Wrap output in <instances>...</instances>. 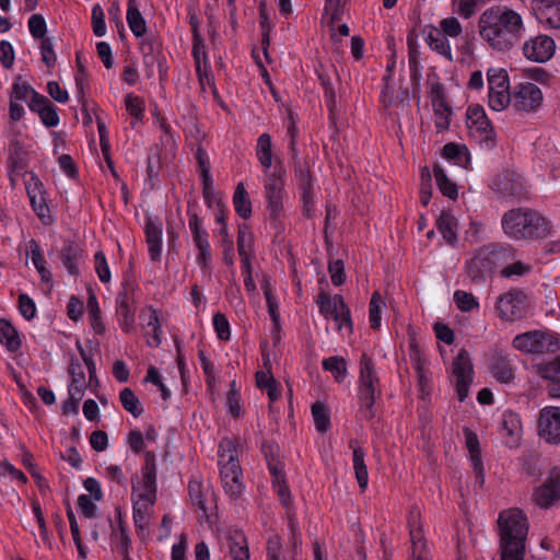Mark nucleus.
<instances>
[{"instance_id": "8", "label": "nucleus", "mask_w": 560, "mask_h": 560, "mask_svg": "<svg viewBox=\"0 0 560 560\" xmlns=\"http://www.w3.org/2000/svg\"><path fill=\"white\" fill-rule=\"evenodd\" d=\"M466 117L467 127L481 137L480 143L488 150L493 149L497 144L495 132L483 107L478 104L468 106Z\"/></svg>"}, {"instance_id": "57", "label": "nucleus", "mask_w": 560, "mask_h": 560, "mask_svg": "<svg viewBox=\"0 0 560 560\" xmlns=\"http://www.w3.org/2000/svg\"><path fill=\"white\" fill-rule=\"evenodd\" d=\"M454 301L456 306L462 312H470L474 308L479 307V302L477 301V299L471 293L463 290L455 291Z\"/></svg>"}, {"instance_id": "36", "label": "nucleus", "mask_w": 560, "mask_h": 560, "mask_svg": "<svg viewBox=\"0 0 560 560\" xmlns=\"http://www.w3.org/2000/svg\"><path fill=\"white\" fill-rule=\"evenodd\" d=\"M8 167L14 168L18 171H26L27 167V152L24 149L23 144L18 141H11L9 145V155H8Z\"/></svg>"}, {"instance_id": "5", "label": "nucleus", "mask_w": 560, "mask_h": 560, "mask_svg": "<svg viewBox=\"0 0 560 560\" xmlns=\"http://www.w3.org/2000/svg\"><path fill=\"white\" fill-rule=\"evenodd\" d=\"M513 347L525 353H555L560 350V339L556 332L530 330L514 337Z\"/></svg>"}, {"instance_id": "10", "label": "nucleus", "mask_w": 560, "mask_h": 560, "mask_svg": "<svg viewBox=\"0 0 560 560\" xmlns=\"http://www.w3.org/2000/svg\"><path fill=\"white\" fill-rule=\"evenodd\" d=\"M68 372L71 376V383L69 385V398L62 402L61 410L63 415L78 413L79 402L84 395L85 389V374L79 362L71 358Z\"/></svg>"}, {"instance_id": "63", "label": "nucleus", "mask_w": 560, "mask_h": 560, "mask_svg": "<svg viewBox=\"0 0 560 560\" xmlns=\"http://www.w3.org/2000/svg\"><path fill=\"white\" fill-rule=\"evenodd\" d=\"M212 322L218 338L223 341L230 340L231 330L228 317L223 313L218 312L213 315Z\"/></svg>"}, {"instance_id": "41", "label": "nucleus", "mask_w": 560, "mask_h": 560, "mask_svg": "<svg viewBox=\"0 0 560 560\" xmlns=\"http://www.w3.org/2000/svg\"><path fill=\"white\" fill-rule=\"evenodd\" d=\"M323 369L329 371L337 382H342L347 376V360L343 357L334 355L323 360Z\"/></svg>"}, {"instance_id": "18", "label": "nucleus", "mask_w": 560, "mask_h": 560, "mask_svg": "<svg viewBox=\"0 0 560 560\" xmlns=\"http://www.w3.org/2000/svg\"><path fill=\"white\" fill-rule=\"evenodd\" d=\"M27 105L32 112L38 114L46 127L51 128L59 124L58 108L45 95L35 93Z\"/></svg>"}, {"instance_id": "56", "label": "nucleus", "mask_w": 560, "mask_h": 560, "mask_svg": "<svg viewBox=\"0 0 560 560\" xmlns=\"http://www.w3.org/2000/svg\"><path fill=\"white\" fill-rule=\"evenodd\" d=\"M502 430L510 436H517L521 431V419L517 413L506 410L502 415Z\"/></svg>"}, {"instance_id": "25", "label": "nucleus", "mask_w": 560, "mask_h": 560, "mask_svg": "<svg viewBox=\"0 0 560 560\" xmlns=\"http://www.w3.org/2000/svg\"><path fill=\"white\" fill-rule=\"evenodd\" d=\"M422 34L424 35L425 43L432 50L444 56L450 61L453 60L448 39L438 27L432 24L425 25L422 30Z\"/></svg>"}, {"instance_id": "17", "label": "nucleus", "mask_w": 560, "mask_h": 560, "mask_svg": "<svg viewBox=\"0 0 560 560\" xmlns=\"http://www.w3.org/2000/svg\"><path fill=\"white\" fill-rule=\"evenodd\" d=\"M58 258L70 276H80V264L84 259V249L80 243L73 240H65L58 252Z\"/></svg>"}, {"instance_id": "2", "label": "nucleus", "mask_w": 560, "mask_h": 560, "mask_svg": "<svg viewBox=\"0 0 560 560\" xmlns=\"http://www.w3.org/2000/svg\"><path fill=\"white\" fill-rule=\"evenodd\" d=\"M498 526L501 560H524L528 534L526 515L518 509L501 512Z\"/></svg>"}, {"instance_id": "43", "label": "nucleus", "mask_w": 560, "mask_h": 560, "mask_svg": "<svg viewBox=\"0 0 560 560\" xmlns=\"http://www.w3.org/2000/svg\"><path fill=\"white\" fill-rule=\"evenodd\" d=\"M312 416L317 431L325 433L330 428V416L327 406L322 401L312 405Z\"/></svg>"}, {"instance_id": "27", "label": "nucleus", "mask_w": 560, "mask_h": 560, "mask_svg": "<svg viewBox=\"0 0 560 560\" xmlns=\"http://www.w3.org/2000/svg\"><path fill=\"white\" fill-rule=\"evenodd\" d=\"M229 550L233 560H249V549L245 534L237 528L228 532Z\"/></svg>"}, {"instance_id": "29", "label": "nucleus", "mask_w": 560, "mask_h": 560, "mask_svg": "<svg viewBox=\"0 0 560 560\" xmlns=\"http://www.w3.org/2000/svg\"><path fill=\"white\" fill-rule=\"evenodd\" d=\"M419 516V512L412 510L410 511L408 520L410 539L412 542V558L415 560H422V549L425 547L422 529L420 525H418Z\"/></svg>"}, {"instance_id": "62", "label": "nucleus", "mask_w": 560, "mask_h": 560, "mask_svg": "<svg viewBox=\"0 0 560 560\" xmlns=\"http://www.w3.org/2000/svg\"><path fill=\"white\" fill-rule=\"evenodd\" d=\"M532 271L530 265H527L523 261H510L506 266H504L501 270V276L503 278H512V277H523Z\"/></svg>"}, {"instance_id": "15", "label": "nucleus", "mask_w": 560, "mask_h": 560, "mask_svg": "<svg viewBox=\"0 0 560 560\" xmlns=\"http://www.w3.org/2000/svg\"><path fill=\"white\" fill-rule=\"evenodd\" d=\"M542 102V93L534 83H521L513 91V107L517 110H535Z\"/></svg>"}, {"instance_id": "44", "label": "nucleus", "mask_w": 560, "mask_h": 560, "mask_svg": "<svg viewBox=\"0 0 560 560\" xmlns=\"http://www.w3.org/2000/svg\"><path fill=\"white\" fill-rule=\"evenodd\" d=\"M126 19L130 31L137 38L147 34V22L138 8H128Z\"/></svg>"}, {"instance_id": "1", "label": "nucleus", "mask_w": 560, "mask_h": 560, "mask_svg": "<svg viewBox=\"0 0 560 560\" xmlns=\"http://www.w3.org/2000/svg\"><path fill=\"white\" fill-rule=\"evenodd\" d=\"M480 36L498 51L510 50L521 38L522 16L505 7L487 9L478 22Z\"/></svg>"}, {"instance_id": "54", "label": "nucleus", "mask_w": 560, "mask_h": 560, "mask_svg": "<svg viewBox=\"0 0 560 560\" xmlns=\"http://www.w3.org/2000/svg\"><path fill=\"white\" fill-rule=\"evenodd\" d=\"M219 466L222 481L230 480V478H233L235 481L236 478H242L243 476L238 458H234L232 455L229 456V460L225 459L224 463L219 462Z\"/></svg>"}, {"instance_id": "50", "label": "nucleus", "mask_w": 560, "mask_h": 560, "mask_svg": "<svg viewBox=\"0 0 560 560\" xmlns=\"http://www.w3.org/2000/svg\"><path fill=\"white\" fill-rule=\"evenodd\" d=\"M253 241L254 235L250 231L249 225L245 223L238 225L237 252L240 256L249 255V253L253 250Z\"/></svg>"}, {"instance_id": "26", "label": "nucleus", "mask_w": 560, "mask_h": 560, "mask_svg": "<svg viewBox=\"0 0 560 560\" xmlns=\"http://www.w3.org/2000/svg\"><path fill=\"white\" fill-rule=\"evenodd\" d=\"M315 73H316L317 79H318V81L323 88V91H324V98H325V103H326V106L329 112V119H330V121L334 122L335 118H336L335 117L336 92L332 86L331 77H330L329 72L327 71V69L322 63H319L315 68Z\"/></svg>"}, {"instance_id": "45", "label": "nucleus", "mask_w": 560, "mask_h": 560, "mask_svg": "<svg viewBox=\"0 0 560 560\" xmlns=\"http://www.w3.org/2000/svg\"><path fill=\"white\" fill-rule=\"evenodd\" d=\"M88 310L93 330L97 335H103L105 332V325L103 324L101 318V308L98 306L96 295L92 290H90V294L88 298Z\"/></svg>"}, {"instance_id": "40", "label": "nucleus", "mask_w": 560, "mask_h": 560, "mask_svg": "<svg viewBox=\"0 0 560 560\" xmlns=\"http://www.w3.org/2000/svg\"><path fill=\"white\" fill-rule=\"evenodd\" d=\"M256 154H257L258 161L264 166L265 173H266L267 170H269L272 164V150H271L270 135L262 133L258 137Z\"/></svg>"}, {"instance_id": "35", "label": "nucleus", "mask_w": 560, "mask_h": 560, "mask_svg": "<svg viewBox=\"0 0 560 560\" xmlns=\"http://www.w3.org/2000/svg\"><path fill=\"white\" fill-rule=\"evenodd\" d=\"M433 174L441 194L451 200H456L458 197L457 185L447 177L444 168L440 164H435L433 166Z\"/></svg>"}, {"instance_id": "49", "label": "nucleus", "mask_w": 560, "mask_h": 560, "mask_svg": "<svg viewBox=\"0 0 560 560\" xmlns=\"http://www.w3.org/2000/svg\"><path fill=\"white\" fill-rule=\"evenodd\" d=\"M489 92L502 91L510 89L508 72L504 69H489L487 72Z\"/></svg>"}, {"instance_id": "38", "label": "nucleus", "mask_w": 560, "mask_h": 560, "mask_svg": "<svg viewBox=\"0 0 560 560\" xmlns=\"http://www.w3.org/2000/svg\"><path fill=\"white\" fill-rule=\"evenodd\" d=\"M259 10V26L261 28V48L265 58L268 62H270L268 48L270 45V32H271V24L269 20V15L267 13V4L265 1H260L258 5Z\"/></svg>"}, {"instance_id": "31", "label": "nucleus", "mask_w": 560, "mask_h": 560, "mask_svg": "<svg viewBox=\"0 0 560 560\" xmlns=\"http://www.w3.org/2000/svg\"><path fill=\"white\" fill-rule=\"evenodd\" d=\"M489 368L493 377L500 383L506 384L514 380V370L506 355H493Z\"/></svg>"}, {"instance_id": "22", "label": "nucleus", "mask_w": 560, "mask_h": 560, "mask_svg": "<svg viewBox=\"0 0 560 560\" xmlns=\"http://www.w3.org/2000/svg\"><path fill=\"white\" fill-rule=\"evenodd\" d=\"M526 217V240H541L550 233V224L547 219L537 210L523 208Z\"/></svg>"}, {"instance_id": "51", "label": "nucleus", "mask_w": 560, "mask_h": 560, "mask_svg": "<svg viewBox=\"0 0 560 560\" xmlns=\"http://www.w3.org/2000/svg\"><path fill=\"white\" fill-rule=\"evenodd\" d=\"M191 55L196 66V73L198 75L199 82L202 83V68H201V58L203 59L205 67H207V52L202 37L192 38V49Z\"/></svg>"}, {"instance_id": "52", "label": "nucleus", "mask_w": 560, "mask_h": 560, "mask_svg": "<svg viewBox=\"0 0 560 560\" xmlns=\"http://www.w3.org/2000/svg\"><path fill=\"white\" fill-rule=\"evenodd\" d=\"M463 432L465 436V444L469 452L470 462L481 460V448L477 433L467 427L463 429Z\"/></svg>"}, {"instance_id": "39", "label": "nucleus", "mask_w": 560, "mask_h": 560, "mask_svg": "<svg viewBox=\"0 0 560 560\" xmlns=\"http://www.w3.org/2000/svg\"><path fill=\"white\" fill-rule=\"evenodd\" d=\"M353 468L359 487L362 491L368 488L369 474L364 463V451L361 446L353 447Z\"/></svg>"}, {"instance_id": "53", "label": "nucleus", "mask_w": 560, "mask_h": 560, "mask_svg": "<svg viewBox=\"0 0 560 560\" xmlns=\"http://www.w3.org/2000/svg\"><path fill=\"white\" fill-rule=\"evenodd\" d=\"M187 214L189 217L188 225L192 234L194 243L208 240V232L202 229V220L197 212L191 209L190 203L188 205Z\"/></svg>"}, {"instance_id": "21", "label": "nucleus", "mask_w": 560, "mask_h": 560, "mask_svg": "<svg viewBox=\"0 0 560 560\" xmlns=\"http://www.w3.org/2000/svg\"><path fill=\"white\" fill-rule=\"evenodd\" d=\"M537 374L547 380V390L550 397L560 398V355L552 361L534 365Z\"/></svg>"}, {"instance_id": "46", "label": "nucleus", "mask_w": 560, "mask_h": 560, "mask_svg": "<svg viewBox=\"0 0 560 560\" xmlns=\"http://www.w3.org/2000/svg\"><path fill=\"white\" fill-rule=\"evenodd\" d=\"M119 399L124 409L130 412L135 418L142 415L143 408L140 406V401L131 388L125 387L121 389L119 393Z\"/></svg>"}, {"instance_id": "16", "label": "nucleus", "mask_w": 560, "mask_h": 560, "mask_svg": "<svg viewBox=\"0 0 560 560\" xmlns=\"http://www.w3.org/2000/svg\"><path fill=\"white\" fill-rule=\"evenodd\" d=\"M555 40L547 35H538L525 42L523 46L524 56L535 62H546L555 54Z\"/></svg>"}, {"instance_id": "6", "label": "nucleus", "mask_w": 560, "mask_h": 560, "mask_svg": "<svg viewBox=\"0 0 560 560\" xmlns=\"http://www.w3.org/2000/svg\"><path fill=\"white\" fill-rule=\"evenodd\" d=\"M316 302L319 308V313L325 318L331 317L337 323L338 330L346 326L349 329V332H352L353 327L351 312L342 295L336 294L331 299V296L325 290H320Z\"/></svg>"}, {"instance_id": "37", "label": "nucleus", "mask_w": 560, "mask_h": 560, "mask_svg": "<svg viewBox=\"0 0 560 560\" xmlns=\"http://www.w3.org/2000/svg\"><path fill=\"white\" fill-rule=\"evenodd\" d=\"M233 205L235 212L244 220H247L252 215V201L249 200L248 192L244 187L243 183H238L234 195Z\"/></svg>"}, {"instance_id": "32", "label": "nucleus", "mask_w": 560, "mask_h": 560, "mask_svg": "<svg viewBox=\"0 0 560 560\" xmlns=\"http://www.w3.org/2000/svg\"><path fill=\"white\" fill-rule=\"evenodd\" d=\"M0 343L10 352H16L22 346L18 329L5 318H0Z\"/></svg>"}, {"instance_id": "59", "label": "nucleus", "mask_w": 560, "mask_h": 560, "mask_svg": "<svg viewBox=\"0 0 560 560\" xmlns=\"http://www.w3.org/2000/svg\"><path fill=\"white\" fill-rule=\"evenodd\" d=\"M20 81H21V77L19 75L12 85L10 100H13L15 102L26 101L28 96H31V98H32V97H34L35 93H38L28 83H26V82L20 83Z\"/></svg>"}, {"instance_id": "12", "label": "nucleus", "mask_w": 560, "mask_h": 560, "mask_svg": "<svg viewBox=\"0 0 560 560\" xmlns=\"http://www.w3.org/2000/svg\"><path fill=\"white\" fill-rule=\"evenodd\" d=\"M539 436L548 443H560V407H545L539 412Z\"/></svg>"}, {"instance_id": "19", "label": "nucleus", "mask_w": 560, "mask_h": 560, "mask_svg": "<svg viewBox=\"0 0 560 560\" xmlns=\"http://www.w3.org/2000/svg\"><path fill=\"white\" fill-rule=\"evenodd\" d=\"M141 481L138 480L137 475L131 477L132 497L138 490V486L141 485L142 491L137 494L138 500L154 505L158 494L156 471L141 470Z\"/></svg>"}, {"instance_id": "28", "label": "nucleus", "mask_w": 560, "mask_h": 560, "mask_svg": "<svg viewBox=\"0 0 560 560\" xmlns=\"http://www.w3.org/2000/svg\"><path fill=\"white\" fill-rule=\"evenodd\" d=\"M488 249L491 265L495 270L498 267H504L515 259V250L509 244H488L483 245Z\"/></svg>"}, {"instance_id": "34", "label": "nucleus", "mask_w": 560, "mask_h": 560, "mask_svg": "<svg viewBox=\"0 0 560 560\" xmlns=\"http://www.w3.org/2000/svg\"><path fill=\"white\" fill-rule=\"evenodd\" d=\"M443 158L453 160L456 165L468 168L470 163V153L465 144L448 142L443 147Z\"/></svg>"}, {"instance_id": "58", "label": "nucleus", "mask_w": 560, "mask_h": 560, "mask_svg": "<svg viewBox=\"0 0 560 560\" xmlns=\"http://www.w3.org/2000/svg\"><path fill=\"white\" fill-rule=\"evenodd\" d=\"M511 102L513 103V93L511 94L509 90L489 92V106L493 110L500 112L506 108Z\"/></svg>"}, {"instance_id": "60", "label": "nucleus", "mask_w": 560, "mask_h": 560, "mask_svg": "<svg viewBox=\"0 0 560 560\" xmlns=\"http://www.w3.org/2000/svg\"><path fill=\"white\" fill-rule=\"evenodd\" d=\"M125 106L127 112L137 120H142L144 105L143 100L133 93H129L125 96Z\"/></svg>"}, {"instance_id": "3", "label": "nucleus", "mask_w": 560, "mask_h": 560, "mask_svg": "<svg viewBox=\"0 0 560 560\" xmlns=\"http://www.w3.org/2000/svg\"><path fill=\"white\" fill-rule=\"evenodd\" d=\"M380 378L374 362L366 353L360 360L359 413L362 419L370 421L376 416L375 401L381 396Z\"/></svg>"}, {"instance_id": "4", "label": "nucleus", "mask_w": 560, "mask_h": 560, "mask_svg": "<svg viewBox=\"0 0 560 560\" xmlns=\"http://www.w3.org/2000/svg\"><path fill=\"white\" fill-rule=\"evenodd\" d=\"M285 170L281 163L275 165L272 172L265 173L264 189L266 198V209L272 226L281 231L283 229L281 217L284 213L283 199Z\"/></svg>"}, {"instance_id": "20", "label": "nucleus", "mask_w": 560, "mask_h": 560, "mask_svg": "<svg viewBox=\"0 0 560 560\" xmlns=\"http://www.w3.org/2000/svg\"><path fill=\"white\" fill-rule=\"evenodd\" d=\"M162 231H163V225H162V222H160L158 218L154 219L151 215H148L145 218V225H144L145 242L148 244V250H149L150 259L152 261H158L161 258Z\"/></svg>"}, {"instance_id": "64", "label": "nucleus", "mask_w": 560, "mask_h": 560, "mask_svg": "<svg viewBox=\"0 0 560 560\" xmlns=\"http://www.w3.org/2000/svg\"><path fill=\"white\" fill-rule=\"evenodd\" d=\"M18 308L21 315L26 319L31 320L36 315V305L33 299L26 293H20L18 300Z\"/></svg>"}, {"instance_id": "61", "label": "nucleus", "mask_w": 560, "mask_h": 560, "mask_svg": "<svg viewBox=\"0 0 560 560\" xmlns=\"http://www.w3.org/2000/svg\"><path fill=\"white\" fill-rule=\"evenodd\" d=\"M28 30L32 36L36 39L42 40L43 38H47V24L44 16L39 13H35L30 18Z\"/></svg>"}, {"instance_id": "42", "label": "nucleus", "mask_w": 560, "mask_h": 560, "mask_svg": "<svg viewBox=\"0 0 560 560\" xmlns=\"http://www.w3.org/2000/svg\"><path fill=\"white\" fill-rule=\"evenodd\" d=\"M293 173L299 190L314 189V177L306 162L298 161L293 163Z\"/></svg>"}, {"instance_id": "23", "label": "nucleus", "mask_w": 560, "mask_h": 560, "mask_svg": "<svg viewBox=\"0 0 560 560\" xmlns=\"http://www.w3.org/2000/svg\"><path fill=\"white\" fill-rule=\"evenodd\" d=\"M525 220L523 208L511 209L502 217V229L508 236L514 240H526Z\"/></svg>"}, {"instance_id": "55", "label": "nucleus", "mask_w": 560, "mask_h": 560, "mask_svg": "<svg viewBox=\"0 0 560 560\" xmlns=\"http://www.w3.org/2000/svg\"><path fill=\"white\" fill-rule=\"evenodd\" d=\"M116 313L118 316V320L121 329L125 332H129L135 325V311L131 307L130 303L120 304L116 306Z\"/></svg>"}, {"instance_id": "7", "label": "nucleus", "mask_w": 560, "mask_h": 560, "mask_svg": "<svg viewBox=\"0 0 560 560\" xmlns=\"http://www.w3.org/2000/svg\"><path fill=\"white\" fill-rule=\"evenodd\" d=\"M497 310L502 319L510 322L522 319L528 312V296L520 289L510 290L498 299Z\"/></svg>"}, {"instance_id": "11", "label": "nucleus", "mask_w": 560, "mask_h": 560, "mask_svg": "<svg viewBox=\"0 0 560 560\" xmlns=\"http://www.w3.org/2000/svg\"><path fill=\"white\" fill-rule=\"evenodd\" d=\"M453 374L456 377V393L459 401H464L472 383L474 366L466 349H460L453 361Z\"/></svg>"}, {"instance_id": "48", "label": "nucleus", "mask_w": 560, "mask_h": 560, "mask_svg": "<svg viewBox=\"0 0 560 560\" xmlns=\"http://www.w3.org/2000/svg\"><path fill=\"white\" fill-rule=\"evenodd\" d=\"M152 505H149V503L144 502L143 505L140 504V501L132 498V513H133V522L135 527L138 533H142L143 530L148 529L149 527V515L148 510Z\"/></svg>"}, {"instance_id": "14", "label": "nucleus", "mask_w": 560, "mask_h": 560, "mask_svg": "<svg viewBox=\"0 0 560 560\" xmlns=\"http://www.w3.org/2000/svg\"><path fill=\"white\" fill-rule=\"evenodd\" d=\"M466 272L475 283H483L494 271L485 246L475 250L474 256L466 262Z\"/></svg>"}, {"instance_id": "33", "label": "nucleus", "mask_w": 560, "mask_h": 560, "mask_svg": "<svg viewBox=\"0 0 560 560\" xmlns=\"http://www.w3.org/2000/svg\"><path fill=\"white\" fill-rule=\"evenodd\" d=\"M26 246L27 253H31L32 261L40 276V280L45 283H50L52 281V275L50 270L47 269L45 266L46 261L43 257L39 243L36 240L32 238L31 241L27 242Z\"/></svg>"}, {"instance_id": "13", "label": "nucleus", "mask_w": 560, "mask_h": 560, "mask_svg": "<svg viewBox=\"0 0 560 560\" xmlns=\"http://www.w3.org/2000/svg\"><path fill=\"white\" fill-rule=\"evenodd\" d=\"M533 500L542 509H549L560 500V470L557 468L551 470L544 483L535 490Z\"/></svg>"}, {"instance_id": "9", "label": "nucleus", "mask_w": 560, "mask_h": 560, "mask_svg": "<svg viewBox=\"0 0 560 560\" xmlns=\"http://www.w3.org/2000/svg\"><path fill=\"white\" fill-rule=\"evenodd\" d=\"M492 190L501 198L522 199L527 191L520 174L511 170H504L492 179Z\"/></svg>"}, {"instance_id": "47", "label": "nucleus", "mask_w": 560, "mask_h": 560, "mask_svg": "<svg viewBox=\"0 0 560 560\" xmlns=\"http://www.w3.org/2000/svg\"><path fill=\"white\" fill-rule=\"evenodd\" d=\"M385 306V301L382 299L380 292H373L369 304V320L372 329L377 330L381 327V313Z\"/></svg>"}, {"instance_id": "30", "label": "nucleus", "mask_w": 560, "mask_h": 560, "mask_svg": "<svg viewBox=\"0 0 560 560\" xmlns=\"http://www.w3.org/2000/svg\"><path fill=\"white\" fill-rule=\"evenodd\" d=\"M438 231L445 242L454 246L457 242V219L446 210H443L436 220Z\"/></svg>"}, {"instance_id": "24", "label": "nucleus", "mask_w": 560, "mask_h": 560, "mask_svg": "<svg viewBox=\"0 0 560 560\" xmlns=\"http://www.w3.org/2000/svg\"><path fill=\"white\" fill-rule=\"evenodd\" d=\"M141 38L140 50L143 57L145 74L148 78H152L158 56L162 52V44L153 34Z\"/></svg>"}]
</instances>
